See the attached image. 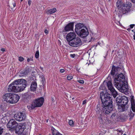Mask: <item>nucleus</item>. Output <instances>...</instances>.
Listing matches in <instances>:
<instances>
[{
  "instance_id": "obj_51",
  "label": "nucleus",
  "mask_w": 135,
  "mask_h": 135,
  "mask_svg": "<svg viewBox=\"0 0 135 135\" xmlns=\"http://www.w3.org/2000/svg\"><path fill=\"white\" fill-rule=\"evenodd\" d=\"M5 135H10V134L9 133H6V134Z\"/></svg>"
},
{
  "instance_id": "obj_22",
  "label": "nucleus",
  "mask_w": 135,
  "mask_h": 135,
  "mask_svg": "<svg viewBox=\"0 0 135 135\" xmlns=\"http://www.w3.org/2000/svg\"><path fill=\"white\" fill-rule=\"evenodd\" d=\"M134 98L133 96L131 97V108L132 111L133 112H135V103Z\"/></svg>"
},
{
  "instance_id": "obj_6",
  "label": "nucleus",
  "mask_w": 135,
  "mask_h": 135,
  "mask_svg": "<svg viewBox=\"0 0 135 135\" xmlns=\"http://www.w3.org/2000/svg\"><path fill=\"white\" fill-rule=\"evenodd\" d=\"M69 45L73 47H78L82 45L81 39L78 37H76L74 39L69 42Z\"/></svg>"
},
{
  "instance_id": "obj_29",
  "label": "nucleus",
  "mask_w": 135,
  "mask_h": 135,
  "mask_svg": "<svg viewBox=\"0 0 135 135\" xmlns=\"http://www.w3.org/2000/svg\"><path fill=\"white\" fill-rule=\"evenodd\" d=\"M122 97L120 96H119L116 99V102L117 103H121V99Z\"/></svg>"
},
{
  "instance_id": "obj_36",
  "label": "nucleus",
  "mask_w": 135,
  "mask_h": 135,
  "mask_svg": "<svg viewBox=\"0 0 135 135\" xmlns=\"http://www.w3.org/2000/svg\"><path fill=\"white\" fill-rule=\"evenodd\" d=\"M39 51H37L36 52L35 54V57L36 58H37L39 57Z\"/></svg>"
},
{
  "instance_id": "obj_56",
  "label": "nucleus",
  "mask_w": 135,
  "mask_h": 135,
  "mask_svg": "<svg viewBox=\"0 0 135 135\" xmlns=\"http://www.w3.org/2000/svg\"><path fill=\"white\" fill-rule=\"evenodd\" d=\"M123 135H126V134H124Z\"/></svg>"
},
{
  "instance_id": "obj_47",
  "label": "nucleus",
  "mask_w": 135,
  "mask_h": 135,
  "mask_svg": "<svg viewBox=\"0 0 135 135\" xmlns=\"http://www.w3.org/2000/svg\"><path fill=\"white\" fill-rule=\"evenodd\" d=\"M31 59L30 58H28L27 59V61L28 62H29L31 60Z\"/></svg>"
},
{
  "instance_id": "obj_32",
  "label": "nucleus",
  "mask_w": 135,
  "mask_h": 135,
  "mask_svg": "<svg viewBox=\"0 0 135 135\" xmlns=\"http://www.w3.org/2000/svg\"><path fill=\"white\" fill-rule=\"evenodd\" d=\"M106 88L104 84L101 85L99 88L100 90H105Z\"/></svg>"
},
{
  "instance_id": "obj_53",
  "label": "nucleus",
  "mask_w": 135,
  "mask_h": 135,
  "mask_svg": "<svg viewBox=\"0 0 135 135\" xmlns=\"http://www.w3.org/2000/svg\"><path fill=\"white\" fill-rule=\"evenodd\" d=\"M40 68H41V69H43V68H41V67H40Z\"/></svg>"
},
{
  "instance_id": "obj_59",
  "label": "nucleus",
  "mask_w": 135,
  "mask_h": 135,
  "mask_svg": "<svg viewBox=\"0 0 135 135\" xmlns=\"http://www.w3.org/2000/svg\"><path fill=\"white\" fill-rule=\"evenodd\" d=\"M49 135H51V134H49Z\"/></svg>"
},
{
  "instance_id": "obj_18",
  "label": "nucleus",
  "mask_w": 135,
  "mask_h": 135,
  "mask_svg": "<svg viewBox=\"0 0 135 135\" xmlns=\"http://www.w3.org/2000/svg\"><path fill=\"white\" fill-rule=\"evenodd\" d=\"M76 36V35L74 32H70L67 35L66 37L67 40L69 42L75 38Z\"/></svg>"
},
{
  "instance_id": "obj_45",
  "label": "nucleus",
  "mask_w": 135,
  "mask_h": 135,
  "mask_svg": "<svg viewBox=\"0 0 135 135\" xmlns=\"http://www.w3.org/2000/svg\"><path fill=\"white\" fill-rule=\"evenodd\" d=\"M45 32L46 33V34H47L48 33V31L47 30H45Z\"/></svg>"
},
{
  "instance_id": "obj_24",
  "label": "nucleus",
  "mask_w": 135,
  "mask_h": 135,
  "mask_svg": "<svg viewBox=\"0 0 135 135\" xmlns=\"http://www.w3.org/2000/svg\"><path fill=\"white\" fill-rule=\"evenodd\" d=\"M121 99V104L127 105L128 102V99L126 97H123Z\"/></svg>"
},
{
  "instance_id": "obj_34",
  "label": "nucleus",
  "mask_w": 135,
  "mask_h": 135,
  "mask_svg": "<svg viewBox=\"0 0 135 135\" xmlns=\"http://www.w3.org/2000/svg\"><path fill=\"white\" fill-rule=\"evenodd\" d=\"M117 117V113H114L112 114L111 115V118L112 119L115 118Z\"/></svg>"
},
{
  "instance_id": "obj_58",
  "label": "nucleus",
  "mask_w": 135,
  "mask_h": 135,
  "mask_svg": "<svg viewBox=\"0 0 135 135\" xmlns=\"http://www.w3.org/2000/svg\"><path fill=\"white\" fill-rule=\"evenodd\" d=\"M104 82L103 84H104Z\"/></svg>"
},
{
  "instance_id": "obj_21",
  "label": "nucleus",
  "mask_w": 135,
  "mask_h": 135,
  "mask_svg": "<svg viewBox=\"0 0 135 135\" xmlns=\"http://www.w3.org/2000/svg\"><path fill=\"white\" fill-rule=\"evenodd\" d=\"M30 71L28 67H26L24 70L21 71L20 73L21 76H24L26 75H27L30 73Z\"/></svg>"
},
{
  "instance_id": "obj_30",
  "label": "nucleus",
  "mask_w": 135,
  "mask_h": 135,
  "mask_svg": "<svg viewBox=\"0 0 135 135\" xmlns=\"http://www.w3.org/2000/svg\"><path fill=\"white\" fill-rule=\"evenodd\" d=\"M9 6L12 9L16 6V4L15 2L13 1L12 3H10Z\"/></svg>"
},
{
  "instance_id": "obj_44",
  "label": "nucleus",
  "mask_w": 135,
  "mask_h": 135,
  "mask_svg": "<svg viewBox=\"0 0 135 135\" xmlns=\"http://www.w3.org/2000/svg\"><path fill=\"white\" fill-rule=\"evenodd\" d=\"M134 26V24L131 25L130 26L131 28H133Z\"/></svg>"
},
{
  "instance_id": "obj_23",
  "label": "nucleus",
  "mask_w": 135,
  "mask_h": 135,
  "mask_svg": "<svg viewBox=\"0 0 135 135\" xmlns=\"http://www.w3.org/2000/svg\"><path fill=\"white\" fill-rule=\"evenodd\" d=\"M37 84L35 82H32L30 86V90L31 91H35L37 88Z\"/></svg>"
},
{
  "instance_id": "obj_3",
  "label": "nucleus",
  "mask_w": 135,
  "mask_h": 135,
  "mask_svg": "<svg viewBox=\"0 0 135 135\" xmlns=\"http://www.w3.org/2000/svg\"><path fill=\"white\" fill-rule=\"evenodd\" d=\"M44 100V98L42 97L36 99L33 101L31 104L28 106L27 107L30 110L34 109L35 107H40L43 105Z\"/></svg>"
},
{
  "instance_id": "obj_43",
  "label": "nucleus",
  "mask_w": 135,
  "mask_h": 135,
  "mask_svg": "<svg viewBox=\"0 0 135 135\" xmlns=\"http://www.w3.org/2000/svg\"><path fill=\"white\" fill-rule=\"evenodd\" d=\"M86 100H84L83 102V104H85L86 103Z\"/></svg>"
},
{
  "instance_id": "obj_26",
  "label": "nucleus",
  "mask_w": 135,
  "mask_h": 135,
  "mask_svg": "<svg viewBox=\"0 0 135 135\" xmlns=\"http://www.w3.org/2000/svg\"><path fill=\"white\" fill-rule=\"evenodd\" d=\"M56 11V8H54L49 10H48L46 12V13L48 15L51 14L55 12Z\"/></svg>"
},
{
  "instance_id": "obj_8",
  "label": "nucleus",
  "mask_w": 135,
  "mask_h": 135,
  "mask_svg": "<svg viewBox=\"0 0 135 135\" xmlns=\"http://www.w3.org/2000/svg\"><path fill=\"white\" fill-rule=\"evenodd\" d=\"M26 117L25 113L18 112L15 114L14 115V117L17 120L21 121L24 120Z\"/></svg>"
},
{
  "instance_id": "obj_9",
  "label": "nucleus",
  "mask_w": 135,
  "mask_h": 135,
  "mask_svg": "<svg viewBox=\"0 0 135 135\" xmlns=\"http://www.w3.org/2000/svg\"><path fill=\"white\" fill-rule=\"evenodd\" d=\"M106 83H107V85L108 89L110 91L111 93L114 98H115L118 94L117 92L113 87L112 83L110 81H109Z\"/></svg>"
},
{
  "instance_id": "obj_40",
  "label": "nucleus",
  "mask_w": 135,
  "mask_h": 135,
  "mask_svg": "<svg viewBox=\"0 0 135 135\" xmlns=\"http://www.w3.org/2000/svg\"><path fill=\"white\" fill-rule=\"evenodd\" d=\"M78 81L81 84H83L84 83V81L83 80H78Z\"/></svg>"
},
{
  "instance_id": "obj_12",
  "label": "nucleus",
  "mask_w": 135,
  "mask_h": 135,
  "mask_svg": "<svg viewBox=\"0 0 135 135\" xmlns=\"http://www.w3.org/2000/svg\"><path fill=\"white\" fill-rule=\"evenodd\" d=\"M85 29L83 28L80 30L79 33H76L77 34L79 35L81 37L84 38L86 37L89 34L87 29L86 27H85Z\"/></svg>"
},
{
  "instance_id": "obj_46",
  "label": "nucleus",
  "mask_w": 135,
  "mask_h": 135,
  "mask_svg": "<svg viewBox=\"0 0 135 135\" xmlns=\"http://www.w3.org/2000/svg\"><path fill=\"white\" fill-rule=\"evenodd\" d=\"M1 50L2 51H5V49L4 48H2L1 49Z\"/></svg>"
},
{
  "instance_id": "obj_4",
  "label": "nucleus",
  "mask_w": 135,
  "mask_h": 135,
  "mask_svg": "<svg viewBox=\"0 0 135 135\" xmlns=\"http://www.w3.org/2000/svg\"><path fill=\"white\" fill-rule=\"evenodd\" d=\"M115 86L121 92L125 94L128 93V86L127 82L125 81L123 83H120L119 84Z\"/></svg>"
},
{
  "instance_id": "obj_49",
  "label": "nucleus",
  "mask_w": 135,
  "mask_h": 135,
  "mask_svg": "<svg viewBox=\"0 0 135 135\" xmlns=\"http://www.w3.org/2000/svg\"><path fill=\"white\" fill-rule=\"evenodd\" d=\"M132 1L133 3H135V0H131Z\"/></svg>"
},
{
  "instance_id": "obj_19",
  "label": "nucleus",
  "mask_w": 135,
  "mask_h": 135,
  "mask_svg": "<svg viewBox=\"0 0 135 135\" xmlns=\"http://www.w3.org/2000/svg\"><path fill=\"white\" fill-rule=\"evenodd\" d=\"M23 126L19 125L15 129V132L16 133L18 134H21L24 131V128H22Z\"/></svg>"
},
{
  "instance_id": "obj_39",
  "label": "nucleus",
  "mask_w": 135,
  "mask_h": 135,
  "mask_svg": "<svg viewBox=\"0 0 135 135\" xmlns=\"http://www.w3.org/2000/svg\"><path fill=\"white\" fill-rule=\"evenodd\" d=\"M3 129L1 127H0V135H1L3 132Z\"/></svg>"
},
{
  "instance_id": "obj_13",
  "label": "nucleus",
  "mask_w": 135,
  "mask_h": 135,
  "mask_svg": "<svg viewBox=\"0 0 135 135\" xmlns=\"http://www.w3.org/2000/svg\"><path fill=\"white\" fill-rule=\"evenodd\" d=\"M20 99V97L17 94H12L11 99L10 100V103L11 104L15 103L17 102Z\"/></svg>"
},
{
  "instance_id": "obj_20",
  "label": "nucleus",
  "mask_w": 135,
  "mask_h": 135,
  "mask_svg": "<svg viewBox=\"0 0 135 135\" xmlns=\"http://www.w3.org/2000/svg\"><path fill=\"white\" fill-rule=\"evenodd\" d=\"M118 109L120 112H123L127 110L128 108L127 105L122 104L118 105Z\"/></svg>"
},
{
  "instance_id": "obj_11",
  "label": "nucleus",
  "mask_w": 135,
  "mask_h": 135,
  "mask_svg": "<svg viewBox=\"0 0 135 135\" xmlns=\"http://www.w3.org/2000/svg\"><path fill=\"white\" fill-rule=\"evenodd\" d=\"M17 86L15 85V83H14V81L10 84L8 86V91L9 92H18V91L17 88Z\"/></svg>"
},
{
  "instance_id": "obj_52",
  "label": "nucleus",
  "mask_w": 135,
  "mask_h": 135,
  "mask_svg": "<svg viewBox=\"0 0 135 135\" xmlns=\"http://www.w3.org/2000/svg\"><path fill=\"white\" fill-rule=\"evenodd\" d=\"M133 38H134V39L135 40V35H133Z\"/></svg>"
},
{
  "instance_id": "obj_54",
  "label": "nucleus",
  "mask_w": 135,
  "mask_h": 135,
  "mask_svg": "<svg viewBox=\"0 0 135 135\" xmlns=\"http://www.w3.org/2000/svg\"><path fill=\"white\" fill-rule=\"evenodd\" d=\"M51 99L52 100H53V98H52Z\"/></svg>"
},
{
  "instance_id": "obj_16",
  "label": "nucleus",
  "mask_w": 135,
  "mask_h": 135,
  "mask_svg": "<svg viewBox=\"0 0 135 135\" xmlns=\"http://www.w3.org/2000/svg\"><path fill=\"white\" fill-rule=\"evenodd\" d=\"M12 94V93H7L5 94L3 96V101L10 103V100L11 99Z\"/></svg>"
},
{
  "instance_id": "obj_31",
  "label": "nucleus",
  "mask_w": 135,
  "mask_h": 135,
  "mask_svg": "<svg viewBox=\"0 0 135 135\" xmlns=\"http://www.w3.org/2000/svg\"><path fill=\"white\" fill-rule=\"evenodd\" d=\"M134 114L132 113V111L130 110L129 112H128V115L129 117H130L131 118L133 117L134 115Z\"/></svg>"
},
{
  "instance_id": "obj_50",
  "label": "nucleus",
  "mask_w": 135,
  "mask_h": 135,
  "mask_svg": "<svg viewBox=\"0 0 135 135\" xmlns=\"http://www.w3.org/2000/svg\"><path fill=\"white\" fill-rule=\"evenodd\" d=\"M119 132L121 133L122 134L123 133H122V130H121V131H119Z\"/></svg>"
},
{
  "instance_id": "obj_55",
  "label": "nucleus",
  "mask_w": 135,
  "mask_h": 135,
  "mask_svg": "<svg viewBox=\"0 0 135 135\" xmlns=\"http://www.w3.org/2000/svg\"><path fill=\"white\" fill-rule=\"evenodd\" d=\"M23 1V0H21V1L22 2Z\"/></svg>"
},
{
  "instance_id": "obj_17",
  "label": "nucleus",
  "mask_w": 135,
  "mask_h": 135,
  "mask_svg": "<svg viewBox=\"0 0 135 135\" xmlns=\"http://www.w3.org/2000/svg\"><path fill=\"white\" fill-rule=\"evenodd\" d=\"M73 26L74 23H68L65 26L62 31V32H64L65 31H68L72 30Z\"/></svg>"
},
{
  "instance_id": "obj_27",
  "label": "nucleus",
  "mask_w": 135,
  "mask_h": 135,
  "mask_svg": "<svg viewBox=\"0 0 135 135\" xmlns=\"http://www.w3.org/2000/svg\"><path fill=\"white\" fill-rule=\"evenodd\" d=\"M30 95V93H27L25 94L24 96V98L26 100H28L31 98V96Z\"/></svg>"
},
{
  "instance_id": "obj_38",
  "label": "nucleus",
  "mask_w": 135,
  "mask_h": 135,
  "mask_svg": "<svg viewBox=\"0 0 135 135\" xmlns=\"http://www.w3.org/2000/svg\"><path fill=\"white\" fill-rule=\"evenodd\" d=\"M18 59L20 61H23L24 59L23 57L21 56H20L19 57Z\"/></svg>"
},
{
  "instance_id": "obj_10",
  "label": "nucleus",
  "mask_w": 135,
  "mask_h": 135,
  "mask_svg": "<svg viewBox=\"0 0 135 135\" xmlns=\"http://www.w3.org/2000/svg\"><path fill=\"white\" fill-rule=\"evenodd\" d=\"M19 125L14 119L10 120L7 124V127L11 130H15Z\"/></svg>"
},
{
  "instance_id": "obj_1",
  "label": "nucleus",
  "mask_w": 135,
  "mask_h": 135,
  "mask_svg": "<svg viewBox=\"0 0 135 135\" xmlns=\"http://www.w3.org/2000/svg\"><path fill=\"white\" fill-rule=\"evenodd\" d=\"M100 96L103 104V108L102 109L103 111L100 110V108H98L97 112L98 114V116L100 122L102 123V116L104 113L107 114H109L112 110L113 105L112 97L108 93H104V91H102L100 93Z\"/></svg>"
},
{
  "instance_id": "obj_42",
  "label": "nucleus",
  "mask_w": 135,
  "mask_h": 135,
  "mask_svg": "<svg viewBox=\"0 0 135 135\" xmlns=\"http://www.w3.org/2000/svg\"><path fill=\"white\" fill-rule=\"evenodd\" d=\"M60 71L61 73H63L65 71V70L63 69H61L60 70Z\"/></svg>"
},
{
  "instance_id": "obj_41",
  "label": "nucleus",
  "mask_w": 135,
  "mask_h": 135,
  "mask_svg": "<svg viewBox=\"0 0 135 135\" xmlns=\"http://www.w3.org/2000/svg\"><path fill=\"white\" fill-rule=\"evenodd\" d=\"M31 1L30 0H28V4L29 6H30L31 4Z\"/></svg>"
},
{
  "instance_id": "obj_35",
  "label": "nucleus",
  "mask_w": 135,
  "mask_h": 135,
  "mask_svg": "<svg viewBox=\"0 0 135 135\" xmlns=\"http://www.w3.org/2000/svg\"><path fill=\"white\" fill-rule=\"evenodd\" d=\"M69 124L71 126H73L74 125V122L73 121L71 120H70L69 122Z\"/></svg>"
},
{
  "instance_id": "obj_25",
  "label": "nucleus",
  "mask_w": 135,
  "mask_h": 135,
  "mask_svg": "<svg viewBox=\"0 0 135 135\" xmlns=\"http://www.w3.org/2000/svg\"><path fill=\"white\" fill-rule=\"evenodd\" d=\"M117 6L118 10L124 4L122 0H118L116 3Z\"/></svg>"
},
{
  "instance_id": "obj_48",
  "label": "nucleus",
  "mask_w": 135,
  "mask_h": 135,
  "mask_svg": "<svg viewBox=\"0 0 135 135\" xmlns=\"http://www.w3.org/2000/svg\"><path fill=\"white\" fill-rule=\"evenodd\" d=\"M71 56L73 57H74L75 56V54H71L70 55Z\"/></svg>"
},
{
  "instance_id": "obj_14",
  "label": "nucleus",
  "mask_w": 135,
  "mask_h": 135,
  "mask_svg": "<svg viewBox=\"0 0 135 135\" xmlns=\"http://www.w3.org/2000/svg\"><path fill=\"white\" fill-rule=\"evenodd\" d=\"M86 27L84 24L79 23L76 24L75 26V31L76 33H79L81 30Z\"/></svg>"
},
{
  "instance_id": "obj_28",
  "label": "nucleus",
  "mask_w": 135,
  "mask_h": 135,
  "mask_svg": "<svg viewBox=\"0 0 135 135\" xmlns=\"http://www.w3.org/2000/svg\"><path fill=\"white\" fill-rule=\"evenodd\" d=\"M53 135H62L57 130L55 129L53 130L52 131Z\"/></svg>"
},
{
  "instance_id": "obj_33",
  "label": "nucleus",
  "mask_w": 135,
  "mask_h": 135,
  "mask_svg": "<svg viewBox=\"0 0 135 135\" xmlns=\"http://www.w3.org/2000/svg\"><path fill=\"white\" fill-rule=\"evenodd\" d=\"M6 106L4 103H2L1 105V108L2 109H4L6 108Z\"/></svg>"
},
{
  "instance_id": "obj_5",
  "label": "nucleus",
  "mask_w": 135,
  "mask_h": 135,
  "mask_svg": "<svg viewBox=\"0 0 135 135\" xmlns=\"http://www.w3.org/2000/svg\"><path fill=\"white\" fill-rule=\"evenodd\" d=\"M131 7L130 5L124 4V5L118 10L119 17H121L122 15L128 13L130 11Z\"/></svg>"
},
{
  "instance_id": "obj_57",
  "label": "nucleus",
  "mask_w": 135,
  "mask_h": 135,
  "mask_svg": "<svg viewBox=\"0 0 135 135\" xmlns=\"http://www.w3.org/2000/svg\"><path fill=\"white\" fill-rule=\"evenodd\" d=\"M108 1H110V0H108Z\"/></svg>"
},
{
  "instance_id": "obj_2",
  "label": "nucleus",
  "mask_w": 135,
  "mask_h": 135,
  "mask_svg": "<svg viewBox=\"0 0 135 135\" xmlns=\"http://www.w3.org/2000/svg\"><path fill=\"white\" fill-rule=\"evenodd\" d=\"M14 83H15L17 86V88L18 92L23 90L27 84L26 81L23 79L16 80L14 81Z\"/></svg>"
},
{
  "instance_id": "obj_15",
  "label": "nucleus",
  "mask_w": 135,
  "mask_h": 135,
  "mask_svg": "<svg viewBox=\"0 0 135 135\" xmlns=\"http://www.w3.org/2000/svg\"><path fill=\"white\" fill-rule=\"evenodd\" d=\"M121 70V68L119 67H116L114 65L112 66L111 74L113 76L115 74H117Z\"/></svg>"
},
{
  "instance_id": "obj_7",
  "label": "nucleus",
  "mask_w": 135,
  "mask_h": 135,
  "mask_svg": "<svg viewBox=\"0 0 135 135\" xmlns=\"http://www.w3.org/2000/svg\"><path fill=\"white\" fill-rule=\"evenodd\" d=\"M125 77L122 74H119L117 78H116L114 81V85L119 84L120 83H123L125 81Z\"/></svg>"
},
{
  "instance_id": "obj_37",
  "label": "nucleus",
  "mask_w": 135,
  "mask_h": 135,
  "mask_svg": "<svg viewBox=\"0 0 135 135\" xmlns=\"http://www.w3.org/2000/svg\"><path fill=\"white\" fill-rule=\"evenodd\" d=\"M73 78V76L71 75H68L67 76V79L68 80H70Z\"/></svg>"
}]
</instances>
